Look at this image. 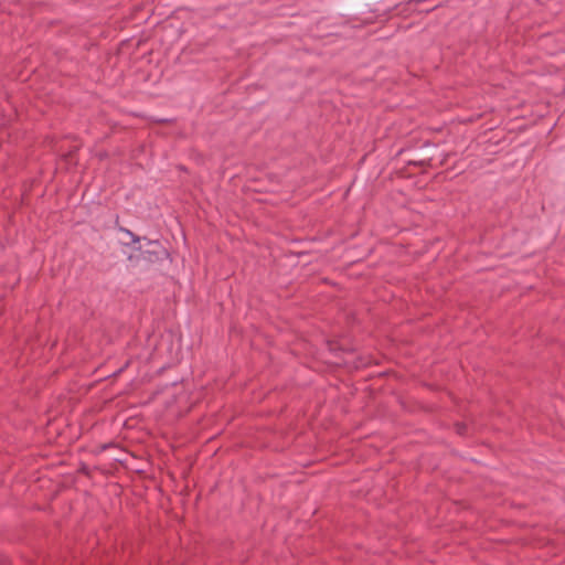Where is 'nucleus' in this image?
<instances>
[{
  "instance_id": "obj_1",
  "label": "nucleus",
  "mask_w": 565,
  "mask_h": 565,
  "mask_svg": "<svg viewBox=\"0 0 565 565\" xmlns=\"http://www.w3.org/2000/svg\"><path fill=\"white\" fill-rule=\"evenodd\" d=\"M466 428H467V427H466V425H465V424H457V425H456V429H457V433H458L459 435H463V434H465V431H466Z\"/></svg>"
}]
</instances>
